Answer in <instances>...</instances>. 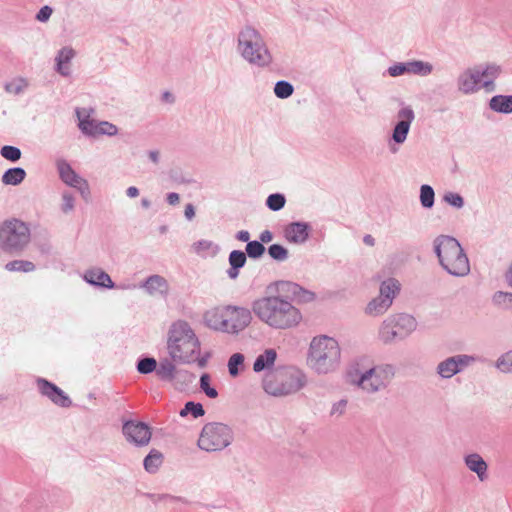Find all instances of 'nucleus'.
<instances>
[{
    "mask_svg": "<svg viewBox=\"0 0 512 512\" xmlns=\"http://www.w3.org/2000/svg\"><path fill=\"white\" fill-rule=\"evenodd\" d=\"M229 263L231 265V269L228 272L229 276L235 278L238 275L237 269L243 267L246 263L245 253L239 250L232 251L229 255Z\"/></svg>",
    "mask_w": 512,
    "mask_h": 512,
    "instance_id": "nucleus-28",
    "label": "nucleus"
},
{
    "mask_svg": "<svg viewBox=\"0 0 512 512\" xmlns=\"http://www.w3.org/2000/svg\"><path fill=\"white\" fill-rule=\"evenodd\" d=\"M237 239L242 241V242H249L250 234L246 230H241L237 234Z\"/></svg>",
    "mask_w": 512,
    "mask_h": 512,
    "instance_id": "nucleus-58",
    "label": "nucleus"
},
{
    "mask_svg": "<svg viewBox=\"0 0 512 512\" xmlns=\"http://www.w3.org/2000/svg\"><path fill=\"white\" fill-rule=\"evenodd\" d=\"M468 468L477 473L480 480H484L486 477L487 464L478 454L468 455L465 459Z\"/></svg>",
    "mask_w": 512,
    "mask_h": 512,
    "instance_id": "nucleus-24",
    "label": "nucleus"
},
{
    "mask_svg": "<svg viewBox=\"0 0 512 512\" xmlns=\"http://www.w3.org/2000/svg\"><path fill=\"white\" fill-rule=\"evenodd\" d=\"M398 117L400 121L394 129L393 139L397 143H402L406 139L414 114L410 108H403L399 111Z\"/></svg>",
    "mask_w": 512,
    "mask_h": 512,
    "instance_id": "nucleus-17",
    "label": "nucleus"
},
{
    "mask_svg": "<svg viewBox=\"0 0 512 512\" xmlns=\"http://www.w3.org/2000/svg\"><path fill=\"white\" fill-rule=\"evenodd\" d=\"M297 290H299L301 292V299L303 301H311L314 299V294L312 292H309L307 290H303L301 289L300 287H298L297 285H294V288H293V293L296 294L297 293Z\"/></svg>",
    "mask_w": 512,
    "mask_h": 512,
    "instance_id": "nucleus-53",
    "label": "nucleus"
},
{
    "mask_svg": "<svg viewBox=\"0 0 512 512\" xmlns=\"http://www.w3.org/2000/svg\"><path fill=\"white\" fill-rule=\"evenodd\" d=\"M76 114L79 120L80 130L87 135L95 136V130L98 122L90 119L89 113L85 109H77Z\"/></svg>",
    "mask_w": 512,
    "mask_h": 512,
    "instance_id": "nucleus-23",
    "label": "nucleus"
},
{
    "mask_svg": "<svg viewBox=\"0 0 512 512\" xmlns=\"http://www.w3.org/2000/svg\"><path fill=\"white\" fill-rule=\"evenodd\" d=\"M84 279L87 282L94 285L103 286L107 288L113 287V282L110 276L101 269L88 270L84 275Z\"/></svg>",
    "mask_w": 512,
    "mask_h": 512,
    "instance_id": "nucleus-21",
    "label": "nucleus"
},
{
    "mask_svg": "<svg viewBox=\"0 0 512 512\" xmlns=\"http://www.w3.org/2000/svg\"><path fill=\"white\" fill-rule=\"evenodd\" d=\"M150 158L152 159V161L157 162L158 152H151L150 153Z\"/></svg>",
    "mask_w": 512,
    "mask_h": 512,
    "instance_id": "nucleus-63",
    "label": "nucleus"
},
{
    "mask_svg": "<svg viewBox=\"0 0 512 512\" xmlns=\"http://www.w3.org/2000/svg\"><path fill=\"white\" fill-rule=\"evenodd\" d=\"M431 70H432V67L429 64L423 63L421 61L412 62V63L407 64L408 72L426 75V74H429L431 72Z\"/></svg>",
    "mask_w": 512,
    "mask_h": 512,
    "instance_id": "nucleus-39",
    "label": "nucleus"
},
{
    "mask_svg": "<svg viewBox=\"0 0 512 512\" xmlns=\"http://www.w3.org/2000/svg\"><path fill=\"white\" fill-rule=\"evenodd\" d=\"M185 216L187 219L191 220L195 216V210L192 204H187L185 206Z\"/></svg>",
    "mask_w": 512,
    "mask_h": 512,
    "instance_id": "nucleus-57",
    "label": "nucleus"
},
{
    "mask_svg": "<svg viewBox=\"0 0 512 512\" xmlns=\"http://www.w3.org/2000/svg\"><path fill=\"white\" fill-rule=\"evenodd\" d=\"M506 281L510 286H512V264L510 265L508 271L506 272Z\"/></svg>",
    "mask_w": 512,
    "mask_h": 512,
    "instance_id": "nucleus-61",
    "label": "nucleus"
},
{
    "mask_svg": "<svg viewBox=\"0 0 512 512\" xmlns=\"http://www.w3.org/2000/svg\"><path fill=\"white\" fill-rule=\"evenodd\" d=\"M38 387L41 393L49 397L55 404L63 407L70 405L71 401L68 396L56 385L41 379L38 381Z\"/></svg>",
    "mask_w": 512,
    "mask_h": 512,
    "instance_id": "nucleus-15",
    "label": "nucleus"
},
{
    "mask_svg": "<svg viewBox=\"0 0 512 512\" xmlns=\"http://www.w3.org/2000/svg\"><path fill=\"white\" fill-rule=\"evenodd\" d=\"M268 253L273 259L279 261L285 260L288 256L287 249H285L283 246L279 244L271 245L268 249Z\"/></svg>",
    "mask_w": 512,
    "mask_h": 512,
    "instance_id": "nucleus-43",
    "label": "nucleus"
},
{
    "mask_svg": "<svg viewBox=\"0 0 512 512\" xmlns=\"http://www.w3.org/2000/svg\"><path fill=\"white\" fill-rule=\"evenodd\" d=\"M210 381V376L208 374H203L200 378V387L209 398H216L218 393L216 389L210 386Z\"/></svg>",
    "mask_w": 512,
    "mask_h": 512,
    "instance_id": "nucleus-46",
    "label": "nucleus"
},
{
    "mask_svg": "<svg viewBox=\"0 0 512 512\" xmlns=\"http://www.w3.org/2000/svg\"><path fill=\"white\" fill-rule=\"evenodd\" d=\"M308 237L307 225L292 223L285 229V238L292 243H303Z\"/></svg>",
    "mask_w": 512,
    "mask_h": 512,
    "instance_id": "nucleus-19",
    "label": "nucleus"
},
{
    "mask_svg": "<svg viewBox=\"0 0 512 512\" xmlns=\"http://www.w3.org/2000/svg\"><path fill=\"white\" fill-rule=\"evenodd\" d=\"M239 46L243 57L249 62L260 66L270 63L271 56L255 29L248 27L240 33Z\"/></svg>",
    "mask_w": 512,
    "mask_h": 512,
    "instance_id": "nucleus-9",
    "label": "nucleus"
},
{
    "mask_svg": "<svg viewBox=\"0 0 512 512\" xmlns=\"http://www.w3.org/2000/svg\"><path fill=\"white\" fill-rule=\"evenodd\" d=\"M170 357L180 363H190L200 355V341L191 326L185 321L174 322L167 338Z\"/></svg>",
    "mask_w": 512,
    "mask_h": 512,
    "instance_id": "nucleus-2",
    "label": "nucleus"
},
{
    "mask_svg": "<svg viewBox=\"0 0 512 512\" xmlns=\"http://www.w3.org/2000/svg\"><path fill=\"white\" fill-rule=\"evenodd\" d=\"M52 14V9L49 6H44L38 12L36 18L37 20L44 22L47 21Z\"/></svg>",
    "mask_w": 512,
    "mask_h": 512,
    "instance_id": "nucleus-52",
    "label": "nucleus"
},
{
    "mask_svg": "<svg viewBox=\"0 0 512 512\" xmlns=\"http://www.w3.org/2000/svg\"><path fill=\"white\" fill-rule=\"evenodd\" d=\"M435 250L441 265L452 275L465 276L470 271L469 260L458 241L441 236L435 241Z\"/></svg>",
    "mask_w": 512,
    "mask_h": 512,
    "instance_id": "nucleus-5",
    "label": "nucleus"
},
{
    "mask_svg": "<svg viewBox=\"0 0 512 512\" xmlns=\"http://www.w3.org/2000/svg\"><path fill=\"white\" fill-rule=\"evenodd\" d=\"M284 205L285 197L281 194H272L267 198V206L273 211L280 210Z\"/></svg>",
    "mask_w": 512,
    "mask_h": 512,
    "instance_id": "nucleus-44",
    "label": "nucleus"
},
{
    "mask_svg": "<svg viewBox=\"0 0 512 512\" xmlns=\"http://www.w3.org/2000/svg\"><path fill=\"white\" fill-rule=\"evenodd\" d=\"M497 368L502 372L512 371V351L505 353L497 360Z\"/></svg>",
    "mask_w": 512,
    "mask_h": 512,
    "instance_id": "nucleus-45",
    "label": "nucleus"
},
{
    "mask_svg": "<svg viewBox=\"0 0 512 512\" xmlns=\"http://www.w3.org/2000/svg\"><path fill=\"white\" fill-rule=\"evenodd\" d=\"M265 251V248L261 242L251 241L246 245V252L249 257L257 258L260 257Z\"/></svg>",
    "mask_w": 512,
    "mask_h": 512,
    "instance_id": "nucleus-41",
    "label": "nucleus"
},
{
    "mask_svg": "<svg viewBox=\"0 0 512 512\" xmlns=\"http://www.w3.org/2000/svg\"><path fill=\"white\" fill-rule=\"evenodd\" d=\"M157 367V362L154 358H144L138 362L137 370L142 374H147L154 371Z\"/></svg>",
    "mask_w": 512,
    "mask_h": 512,
    "instance_id": "nucleus-42",
    "label": "nucleus"
},
{
    "mask_svg": "<svg viewBox=\"0 0 512 512\" xmlns=\"http://www.w3.org/2000/svg\"><path fill=\"white\" fill-rule=\"evenodd\" d=\"M252 312L261 323L276 330L295 328L302 321L301 311L279 295L263 296L254 300Z\"/></svg>",
    "mask_w": 512,
    "mask_h": 512,
    "instance_id": "nucleus-1",
    "label": "nucleus"
},
{
    "mask_svg": "<svg viewBox=\"0 0 512 512\" xmlns=\"http://www.w3.org/2000/svg\"><path fill=\"white\" fill-rule=\"evenodd\" d=\"M123 433L129 441L139 446L147 445L152 435L148 425L134 421H127L123 425Z\"/></svg>",
    "mask_w": 512,
    "mask_h": 512,
    "instance_id": "nucleus-12",
    "label": "nucleus"
},
{
    "mask_svg": "<svg viewBox=\"0 0 512 512\" xmlns=\"http://www.w3.org/2000/svg\"><path fill=\"white\" fill-rule=\"evenodd\" d=\"M260 240L262 243H269L273 239V235L269 230H265L260 234Z\"/></svg>",
    "mask_w": 512,
    "mask_h": 512,
    "instance_id": "nucleus-56",
    "label": "nucleus"
},
{
    "mask_svg": "<svg viewBox=\"0 0 512 512\" xmlns=\"http://www.w3.org/2000/svg\"><path fill=\"white\" fill-rule=\"evenodd\" d=\"M495 300L499 304L512 308V293L499 292L495 295Z\"/></svg>",
    "mask_w": 512,
    "mask_h": 512,
    "instance_id": "nucleus-49",
    "label": "nucleus"
},
{
    "mask_svg": "<svg viewBox=\"0 0 512 512\" xmlns=\"http://www.w3.org/2000/svg\"><path fill=\"white\" fill-rule=\"evenodd\" d=\"M96 130H95V136H99V135H115L118 131L117 127L109 122H106V121H103V122H98L97 126H96Z\"/></svg>",
    "mask_w": 512,
    "mask_h": 512,
    "instance_id": "nucleus-40",
    "label": "nucleus"
},
{
    "mask_svg": "<svg viewBox=\"0 0 512 512\" xmlns=\"http://www.w3.org/2000/svg\"><path fill=\"white\" fill-rule=\"evenodd\" d=\"M211 247L212 242L208 240H201L193 244V248L198 254H203L204 252L210 250Z\"/></svg>",
    "mask_w": 512,
    "mask_h": 512,
    "instance_id": "nucleus-50",
    "label": "nucleus"
},
{
    "mask_svg": "<svg viewBox=\"0 0 512 512\" xmlns=\"http://www.w3.org/2000/svg\"><path fill=\"white\" fill-rule=\"evenodd\" d=\"M0 154L3 158L12 162H16L21 158L20 149L9 145L3 146L1 148Z\"/></svg>",
    "mask_w": 512,
    "mask_h": 512,
    "instance_id": "nucleus-37",
    "label": "nucleus"
},
{
    "mask_svg": "<svg viewBox=\"0 0 512 512\" xmlns=\"http://www.w3.org/2000/svg\"><path fill=\"white\" fill-rule=\"evenodd\" d=\"M27 86V83L23 79L15 80L6 85V90L9 93L18 94L23 91V89Z\"/></svg>",
    "mask_w": 512,
    "mask_h": 512,
    "instance_id": "nucleus-47",
    "label": "nucleus"
},
{
    "mask_svg": "<svg viewBox=\"0 0 512 512\" xmlns=\"http://www.w3.org/2000/svg\"><path fill=\"white\" fill-rule=\"evenodd\" d=\"M208 327L228 334H238L252 321L251 311L243 306L220 305L206 311L204 315Z\"/></svg>",
    "mask_w": 512,
    "mask_h": 512,
    "instance_id": "nucleus-3",
    "label": "nucleus"
},
{
    "mask_svg": "<svg viewBox=\"0 0 512 512\" xmlns=\"http://www.w3.org/2000/svg\"><path fill=\"white\" fill-rule=\"evenodd\" d=\"M458 85L459 89L465 94L476 92L482 86L480 69L473 68L465 71L459 77Z\"/></svg>",
    "mask_w": 512,
    "mask_h": 512,
    "instance_id": "nucleus-16",
    "label": "nucleus"
},
{
    "mask_svg": "<svg viewBox=\"0 0 512 512\" xmlns=\"http://www.w3.org/2000/svg\"><path fill=\"white\" fill-rule=\"evenodd\" d=\"M388 318L392 322V327L399 332V337L408 335L416 327L415 319L407 314H397Z\"/></svg>",
    "mask_w": 512,
    "mask_h": 512,
    "instance_id": "nucleus-18",
    "label": "nucleus"
},
{
    "mask_svg": "<svg viewBox=\"0 0 512 512\" xmlns=\"http://www.w3.org/2000/svg\"><path fill=\"white\" fill-rule=\"evenodd\" d=\"M346 404H347V402L345 400L339 401L338 403H336L333 406L331 414L332 415H334V414L341 415L344 412L345 408H346Z\"/></svg>",
    "mask_w": 512,
    "mask_h": 512,
    "instance_id": "nucleus-54",
    "label": "nucleus"
},
{
    "mask_svg": "<svg viewBox=\"0 0 512 512\" xmlns=\"http://www.w3.org/2000/svg\"><path fill=\"white\" fill-rule=\"evenodd\" d=\"M274 92L279 98H287L293 93V86L286 81H279L276 83Z\"/></svg>",
    "mask_w": 512,
    "mask_h": 512,
    "instance_id": "nucleus-38",
    "label": "nucleus"
},
{
    "mask_svg": "<svg viewBox=\"0 0 512 512\" xmlns=\"http://www.w3.org/2000/svg\"><path fill=\"white\" fill-rule=\"evenodd\" d=\"M75 52L72 48L64 47L61 49L58 53V56L56 57V63H57V71L64 76H67L70 74V69L68 66V63L70 60L74 57Z\"/></svg>",
    "mask_w": 512,
    "mask_h": 512,
    "instance_id": "nucleus-22",
    "label": "nucleus"
},
{
    "mask_svg": "<svg viewBox=\"0 0 512 512\" xmlns=\"http://www.w3.org/2000/svg\"><path fill=\"white\" fill-rule=\"evenodd\" d=\"M304 384L302 373L288 368L267 372L263 380L264 390L273 396H284L301 389Z\"/></svg>",
    "mask_w": 512,
    "mask_h": 512,
    "instance_id": "nucleus-6",
    "label": "nucleus"
},
{
    "mask_svg": "<svg viewBox=\"0 0 512 512\" xmlns=\"http://www.w3.org/2000/svg\"><path fill=\"white\" fill-rule=\"evenodd\" d=\"M400 290V284L395 279H388L381 284L380 295L371 300L365 312L371 316L383 314L392 305L393 299Z\"/></svg>",
    "mask_w": 512,
    "mask_h": 512,
    "instance_id": "nucleus-11",
    "label": "nucleus"
},
{
    "mask_svg": "<svg viewBox=\"0 0 512 512\" xmlns=\"http://www.w3.org/2000/svg\"><path fill=\"white\" fill-rule=\"evenodd\" d=\"M156 373L161 379L170 381L174 379L176 367L171 361L163 360L156 369Z\"/></svg>",
    "mask_w": 512,
    "mask_h": 512,
    "instance_id": "nucleus-32",
    "label": "nucleus"
},
{
    "mask_svg": "<svg viewBox=\"0 0 512 512\" xmlns=\"http://www.w3.org/2000/svg\"><path fill=\"white\" fill-rule=\"evenodd\" d=\"M170 96H171V95H170L169 93H165V94H164V98H165L166 100H168V98H169Z\"/></svg>",
    "mask_w": 512,
    "mask_h": 512,
    "instance_id": "nucleus-64",
    "label": "nucleus"
},
{
    "mask_svg": "<svg viewBox=\"0 0 512 512\" xmlns=\"http://www.w3.org/2000/svg\"><path fill=\"white\" fill-rule=\"evenodd\" d=\"M232 440L231 429L222 423L206 424L199 436L198 446L200 449L211 452L227 447Z\"/></svg>",
    "mask_w": 512,
    "mask_h": 512,
    "instance_id": "nucleus-10",
    "label": "nucleus"
},
{
    "mask_svg": "<svg viewBox=\"0 0 512 512\" xmlns=\"http://www.w3.org/2000/svg\"><path fill=\"white\" fill-rule=\"evenodd\" d=\"M5 269L10 272H16V271L31 272L35 269V266L30 261L14 260V261L8 262L5 265Z\"/></svg>",
    "mask_w": 512,
    "mask_h": 512,
    "instance_id": "nucleus-33",
    "label": "nucleus"
},
{
    "mask_svg": "<svg viewBox=\"0 0 512 512\" xmlns=\"http://www.w3.org/2000/svg\"><path fill=\"white\" fill-rule=\"evenodd\" d=\"M163 462V455L159 451L152 449L144 459V468L148 472H155Z\"/></svg>",
    "mask_w": 512,
    "mask_h": 512,
    "instance_id": "nucleus-30",
    "label": "nucleus"
},
{
    "mask_svg": "<svg viewBox=\"0 0 512 512\" xmlns=\"http://www.w3.org/2000/svg\"><path fill=\"white\" fill-rule=\"evenodd\" d=\"M407 71V66L396 65L389 68V73L391 76H399Z\"/></svg>",
    "mask_w": 512,
    "mask_h": 512,
    "instance_id": "nucleus-55",
    "label": "nucleus"
},
{
    "mask_svg": "<svg viewBox=\"0 0 512 512\" xmlns=\"http://www.w3.org/2000/svg\"><path fill=\"white\" fill-rule=\"evenodd\" d=\"M364 243L370 246L374 245V238L371 235H366L363 239Z\"/></svg>",
    "mask_w": 512,
    "mask_h": 512,
    "instance_id": "nucleus-62",
    "label": "nucleus"
},
{
    "mask_svg": "<svg viewBox=\"0 0 512 512\" xmlns=\"http://www.w3.org/2000/svg\"><path fill=\"white\" fill-rule=\"evenodd\" d=\"M500 67L494 64L487 65L485 69H480V78L482 86L490 90V86L493 84L494 79L499 75Z\"/></svg>",
    "mask_w": 512,
    "mask_h": 512,
    "instance_id": "nucleus-29",
    "label": "nucleus"
},
{
    "mask_svg": "<svg viewBox=\"0 0 512 512\" xmlns=\"http://www.w3.org/2000/svg\"><path fill=\"white\" fill-rule=\"evenodd\" d=\"M179 195L177 193H170L167 196V201L170 205H176L179 203Z\"/></svg>",
    "mask_w": 512,
    "mask_h": 512,
    "instance_id": "nucleus-59",
    "label": "nucleus"
},
{
    "mask_svg": "<svg viewBox=\"0 0 512 512\" xmlns=\"http://www.w3.org/2000/svg\"><path fill=\"white\" fill-rule=\"evenodd\" d=\"M277 352L273 348L264 350L263 353L259 354L254 361L253 370L255 372H261L263 370H269L277 359Z\"/></svg>",
    "mask_w": 512,
    "mask_h": 512,
    "instance_id": "nucleus-20",
    "label": "nucleus"
},
{
    "mask_svg": "<svg viewBox=\"0 0 512 512\" xmlns=\"http://www.w3.org/2000/svg\"><path fill=\"white\" fill-rule=\"evenodd\" d=\"M62 211L68 213L74 208V199L71 195L64 194L62 197Z\"/></svg>",
    "mask_w": 512,
    "mask_h": 512,
    "instance_id": "nucleus-51",
    "label": "nucleus"
},
{
    "mask_svg": "<svg viewBox=\"0 0 512 512\" xmlns=\"http://www.w3.org/2000/svg\"><path fill=\"white\" fill-rule=\"evenodd\" d=\"M399 337V332L392 327V322L387 318L381 325L379 330V338L384 343L391 342L395 338Z\"/></svg>",
    "mask_w": 512,
    "mask_h": 512,
    "instance_id": "nucleus-31",
    "label": "nucleus"
},
{
    "mask_svg": "<svg viewBox=\"0 0 512 512\" xmlns=\"http://www.w3.org/2000/svg\"><path fill=\"white\" fill-rule=\"evenodd\" d=\"M29 241L30 229L23 221L9 219L0 224V248L3 251H21Z\"/></svg>",
    "mask_w": 512,
    "mask_h": 512,
    "instance_id": "nucleus-7",
    "label": "nucleus"
},
{
    "mask_svg": "<svg viewBox=\"0 0 512 512\" xmlns=\"http://www.w3.org/2000/svg\"><path fill=\"white\" fill-rule=\"evenodd\" d=\"M444 199L446 202H448L450 205L455 207H462L463 206V198L456 193H448L444 196Z\"/></svg>",
    "mask_w": 512,
    "mask_h": 512,
    "instance_id": "nucleus-48",
    "label": "nucleus"
},
{
    "mask_svg": "<svg viewBox=\"0 0 512 512\" xmlns=\"http://www.w3.org/2000/svg\"><path fill=\"white\" fill-rule=\"evenodd\" d=\"M244 365V356L241 353L233 354L228 361V370L231 376L239 374L240 368Z\"/></svg>",
    "mask_w": 512,
    "mask_h": 512,
    "instance_id": "nucleus-34",
    "label": "nucleus"
},
{
    "mask_svg": "<svg viewBox=\"0 0 512 512\" xmlns=\"http://www.w3.org/2000/svg\"><path fill=\"white\" fill-rule=\"evenodd\" d=\"M340 357L341 349L334 338L320 335L311 340L307 361L317 372L328 373L334 370Z\"/></svg>",
    "mask_w": 512,
    "mask_h": 512,
    "instance_id": "nucleus-4",
    "label": "nucleus"
},
{
    "mask_svg": "<svg viewBox=\"0 0 512 512\" xmlns=\"http://www.w3.org/2000/svg\"><path fill=\"white\" fill-rule=\"evenodd\" d=\"M146 290L149 294H163L167 291V282L160 276H151L145 283Z\"/></svg>",
    "mask_w": 512,
    "mask_h": 512,
    "instance_id": "nucleus-26",
    "label": "nucleus"
},
{
    "mask_svg": "<svg viewBox=\"0 0 512 512\" xmlns=\"http://www.w3.org/2000/svg\"><path fill=\"white\" fill-rule=\"evenodd\" d=\"M138 194H139V191H138V189H137L136 187H134V186H131V187H129V188L127 189V195H128L129 197H132V198H133V197L138 196Z\"/></svg>",
    "mask_w": 512,
    "mask_h": 512,
    "instance_id": "nucleus-60",
    "label": "nucleus"
},
{
    "mask_svg": "<svg viewBox=\"0 0 512 512\" xmlns=\"http://www.w3.org/2000/svg\"><path fill=\"white\" fill-rule=\"evenodd\" d=\"M490 108L500 113L512 112V96L497 95L490 100Z\"/></svg>",
    "mask_w": 512,
    "mask_h": 512,
    "instance_id": "nucleus-25",
    "label": "nucleus"
},
{
    "mask_svg": "<svg viewBox=\"0 0 512 512\" xmlns=\"http://www.w3.org/2000/svg\"><path fill=\"white\" fill-rule=\"evenodd\" d=\"M420 200L421 204L426 208H430L433 206L434 191L429 185H423L421 187Z\"/></svg>",
    "mask_w": 512,
    "mask_h": 512,
    "instance_id": "nucleus-36",
    "label": "nucleus"
},
{
    "mask_svg": "<svg viewBox=\"0 0 512 512\" xmlns=\"http://www.w3.org/2000/svg\"><path fill=\"white\" fill-rule=\"evenodd\" d=\"M351 382L368 392H375L385 387L391 380L393 373L389 366H376L369 369L354 368L349 371Z\"/></svg>",
    "mask_w": 512,
    "mask_h": 512,
    "instance_id": "nucleus-8",
    "label": "nucleus"
},
{
    "mask_svg": "<svg viewBox=\"0 0 512 512\" xmlns=\"http://www.w3.org/2000/svg\"><path fill=\"white\" fill-rule=\"evenodd\" d=\"M472 360L473 359L471 357L466 355L451 357L439 364L438 372L442 377L450 378L459 372L462 366L468 365Z\"/></svg>",
    "mask_w": 512,
    "mask_h": 512,
    "instance_id": "nucleus-14",
    "label": "nucleus"
},
{
    "mask_svg": "<svg viewBox=\"0 0 512 512\" xmlns=\"http://www.w3.org/2000/svg\"><path fill=\"white\" fill-rule=\"evenodd\" d=\"M26 176L24 169L16 167L8 169L2 176V182L6 185H18Z\"/></svg>",
    "mask_w": 512,
    "mask_h": 512,
    "instance_id": "nucleus-27",
    "label": "nucleus"
},
{
    "mask_svg": "<svg viewBox=\"0 0 512 512\" xmlns=\"http://www.w3.org/2000/svg\"><path fill=\"white\" fill-rule=\"evenodd\" d=\"M188 413H191L194 418H198L204 415V409L200 403L187 402L185 407L181 410L180 415L186 416Z\"/></svg>",
    "mask_w": 512,
    "mask_h": 512,
    "instance_id": "nucleus-35",
    "label": "nucleus"
},
{
    "mask_svg": "<svg viewBox=\"0 0 512 512\" xmlns=\"http://www.w3.org/2000/svg\"><path fill=\"white\" fill-rule=\"evenodd\" d=\"M58 170L61 179L72 187L78 188L82 194L88 193V184L87 182L79 177L74 170L64 161L58 162Z\"/></svg>",
    "mask_w": 512,
    "mask_h": 512,
    "instance_id": "nucleus-13",
    "label": "nucleus"
}]
</instances>
